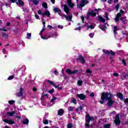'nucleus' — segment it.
Returning a JSON list of instances; mask_svg holds the SVG:
<instances>
[{
    "label": "nucleus",
    "mask_w": 128,
    "mask_h": 128,
    "mask_svg": "<svg viewBox=\"0 0 128 128\" xmlns=\"http://www.w3.org/2000/svg\"><path fill=\"white\" fill-rule=\"evenodd\" d=\"M104 52V55L106 56H108L110 54V64H112L114 60V57L116 56V52H114L112 50H110V52L108 50H106L104 49H103L102 50Z\"/></svg>",
    "instance_id": "f257e3e1"
},
{
    "label": "nucleus",
    "mask_w": 128,
    "mask_h": 128,
    "mask_svg": "<svg viewBox=\"0 0 128 128\" xmlns=\"http://www.w3.org/2000/svg\"><path fill=\"white\" fill-rule=\"evenodd\" d=\"M110 94H112L111 93L106 92H102L101 94V100H100L98 102H100V104H104V100H107L108 98L110 96Z\"/></svg>",
    "instance_id": "f03ea898"
},
{
    "label": "nucleus",
    "mask_w": 128,
    "mask_h": 128,
    "mask_svg": "<svg viewBox=\"0 0 128 128\" xmlns=\"http://www.w3.org/2000/svg\"><path fill=\"white\" fill-rule=\"evenodd\" d=\"M85 126H86V128H90V121L92 122V120H94V117H90V114H86L85 118Z\"/></svg>",
    "instance_id": "7ed1b4c3"
},
{
    "label": "nucleus",
    "mask_w": 128,
    "mask_h": 128,
    "mask_svg": "<svg viewBox=\"0 0 128 128\" xmlns=\"http://www.w3.org/2000/svg\"><path fill=\"white\" fill-rule=\"evenodd\" d=\"M112 98H114L113 94H110V96L109 98H107V103L106 104L108 106H112L114 104V100H112Z\"/></svg>",
    "instance_id": "20e7f679"
},
{
    "label": "nucleus",
    "mask_w": 128,
    "mask_h": 128,
    "mask_svg": "<svg viewBox=\"0 0 128 128\" xmlns=\"http://www.w3.org/2000/svg\"><path fill=\"white\" fill-rule=\"evenodd\" d=\"M114 122H115L116 126H120V114H116L115 117V120H114Z\"/></svg>",
    "instance_id": "39448f33"
},
{
    "label": "nucleus",
    "mask_w": 128,
    "mask_h": 128,
    "mask_svg": "<svg viewBox=\"0 0 128 128\" xmlns=\"http://www.w3.org/2000/svg\"><path fill=\"white\" fill-rule=\"evenodd\" d=\"M66 72L68 74H76L77 72H78V70H75L74 71H72L70 69H67L66 70Z\"/></svg>",
    "instance_id": "423d86ee"
},
{
    "label": "nucleus",
    "mask_w": 128,
    "mask_h": 128,
    "mask_svg": "<svg viewBox=\"0 0 128 128\" xmlns=\"http://www.w3.org/2000/svg\"><path fill=\"white\" fill-rule=\"evenodd\" d=\"M20 92L16 93V96L18 97V98H20V96H22L23 94H24V88H22V87H20Z\"/></svg>",
    "instance_id": "0eeeda50"
},
{
    "label": "nucleus",
    "mask_w": 128,
    "mask_h": 128,
    "mask_svg": "<svg viewBox=\"0 0 128 128\" xmlns=\"http://www.w3.org/2000/svg\"><path fill=\"white\" fill-rule=\"evenodd\" d=\"M63 18H65L66 20H68V22H72V15H68L66 16L64 14H63V16H62Z\"/></svg>",
    "instance_id": "6e6552de"
},
{
    "label": "nucleus",
    "mask_w": 128,
    "mask_h": 128,
    "mask_svg": "<svg viewBox=\"0 0 128 128\" xmlns=\"http://www.w3.org/2000/svg\"><path fill=\"white\" fill-rule=\"evenodd\" d=\"M2 121L4 122H6V124H14V121L10 120L3 119Z\"/></svg>",
    "instance_id": "1a4fd4ad"
},
{
    "label": "nucleus",
    "mask_w": 128,
    "mask_h": 128,
    "mask_svg": "<svg viewBox=\"0 0 128 128\" xmlns=\"http://www.w3.org/2000/svg\"><path fill=\"white\" fill-rule=\"evenodd\" d=\"M54 12H58L59 16H62L63 14L62 13V10L58 8H56L54 9Z\"/></svg>",
    "instance_id": "9d476101"
},
{
    "label": "nucleus",
    "mask_w": 128,
    "mask_h": 128,
    "mask_svg": "<svg viewBox=\"0 0 128 128\" xmlns=\"http://www.w3.org/2000/svg\"><path fill=\"white\" fill-rule=\"evenodd\" d=\"M63 6L64 8V12H66L67 14H70V8L66 4H64Z\"/></svg>",
    "instance_id": "9b49d317"
},
{
    "label": "nucleus",
    "mask_w": 128,
    "mask_h": 128,
    "mask_svg": "<svg viewBox=\"0 0 128 128\" xmlns=\"http://www.w3.org/2000/svg\"><path fill=\"white\" fill-rule=\"evenodd\" d=\"M86 6V2H84L82 1H81L80 4H78L77 8H82L84 6Z\"/></svg>",
    "instance_id": "f8f14e48"
},
{
    "label": "nucleus",
    "mask_w": 128,
    "mask_h": 128,
    "mask_svg": "<svg viewBox=\"0 0 128 128\" xmlns=\"http://www.w3.org/2000/svg\"><path fill=\"white\" fill-rule=\"evenodd\" d=\"M77 97L79 98L82 100H84L86 99V95L82 94H78Z\"/></svg>",
    "instance_id": "ddd939ff"
},
{
    "label": "nucleus",
    "mask_w": 128,
    "mask_h": 128,
    "mask_svg": "<svg viewBox=\"0 0 128 128\" xmlns=\"http://www.w3.org/2000/svg\"><path fill=\"white\" fill-rule=\"evenodd\" d=\"M116 96L120 98L121 100H124V95H122V94L120 92H118Z\"/></svg>",
    "instance_id": "4468645a"
},
{
    "label": "nucleus",
    "mask_w": 128,
    "mask_h": 128,
    "mask_svg": "<svg viewBox=\"0 0 128 128\" xmlns=\"http://www.w3.org/2000/svg\"><path fill=\"white\" fill-rule=\"evenodd\" d=\"M98 20L99 22H103V24H104V22H106V19L104 18H102V16H98Z\"/></svg>",
    "instance_id": "2eb2a0df"
},
{
    "label": "nucleus",
    "mask_w": 128,
    "mask_h": 128,
    "mask_svg": "<svg viewBox=\"0 0 128 128\" xmlns=\"http://www.w3.org/2000/svg\"><path fill=\"white\" fill-rule=\"evenodd\" d=\"M43 16H46L48 18H50V13L49 12L48 10L46 11L44 13L42 14Z\"/></svg>",
    "instance_id": "dca6fc26"
},
{
    "label": "nucleus",
    "mask_w": 128,
    "mask_h": 128,
    "mask_svg": "<svg viewBox=\"0 0 128 128\" xmlns=\"http://www.w3.org/2000/svg\"><path fill=\"white\" fill-rule=\"evenodd\" d=\"M18 1H16V4H20V6H24V1L22 0H18Z\"/></svg>",
    "instance_id": "f3484780"
},
{
    "label": "nucleus",
    "mask_w": 128,
    "mask_h": 128,
    "mask_svg": "<svg viewBox=\"0 0 128 128\" xmlns=\"http://www.w3.org/2000/svg\"><path fill=\"white\" fill-rule=\"evenodd\" d=\"M28 122H30V120L27 118L23 120L22 124H28Z\"/></svg>",
    "instance_id": "a211bd4d"
},
{
    "label": "nucleus",
    "mask_w": 128,
    "mask_h": 128,
    "mask_svg": "<svg viewBox=\"0 0 128 128\" xmlns=\"http://www.w3.org/2000/svg\"><path fill=\"white\" fill-rule=\"evenodd\" d=\"M16 114V112L14 111H13L12 112H7L6 114L7 116H13L14 114Z\"/></svg>",
    "instance_id": "6ab92c4d"
},
{
    "label": "nucleus",
    "mask_w": 128,
    "mask_h": 128,
    "mask_svg": "<svg viewBox=\"0 0 128 128\" xmlns=\"http://www.w3.org/2000/svg\"><path fill=\"white\" fill-rule=\"evenodd\" d=\"M58 116H62L64 114V110L62 109H60L58 110Z\"/></svg>",
    "instance_id": "aec40b11"
},
{
    "label": "nucleus",
    "mask_w": 128,
    "mask_h": 128,
    "mask_svg": "<svg viewBox=\"0 0 128 128\" xmlns=\"http://www.w3.org/2000/svg\"><path fill=\"white\" fill-rule=\"evenodd\" d=\"M2 38H6V39L8 38V34H6V32H2Z\"/></svg>",
    "instance_id": "412c9836"
},
{
    "label": "nucleus",
    "mask_w": 128,
    "mask_h": 128,
    "mask_svg": "<svg viewBox=\"0 0 128 128\" xmlns=\"http://www.w3.org/2000/svg\"><path fill=\"white\" fill-rule=\"evenodd\" d=\"M114 30H113V32H114V34H118V26H114Z\"/></svg>",
    "instance_id": "4be33fe9"
},
{
    "label": "nucleus",
    "mask_w": 128,
    "mask_h": 128,
    "mask_svg": "<svg viewBox=\"0 0 128 128\" xmlns=\"http://www.w3.org/2000/svg\"><path fill=\"white\" fill-rule=\"evenodd\" d=\"M78 110H80V112H82V106H80L76 108V112H78Z\"/></svg>",
    "instance_id": "5701e85b"
},
{
    "label": "nucleus",
    "mask_w": 128,
    "mask_h": 128,
    "mask_svg": "<svg viewBox=\"0 0 128 128\" xmlns=\"http://www.w3.org/2000/svg\"><path fill=\"white\" fill-rule=\"evenodd\" d=\"M68 6L70 8H73L74 6V4L72 3V2H70V3H68Z\"/></svg>",
    "instance_id": "b1692460"
},
{
    "label": "nucleus",
    "mask_w": 128,
    "mask_h": 128,
    "mask_svg": "<svg viewBox=\"0 0 128 128\" xmlns=\"http://www.w3.org/2000/svg\"><path fill=\"white\" fill-rule=\"evenodd\" d=\"M34 4V6H38V0H30Z\"/></svg>",
    "instance_id": "393cba45"
},
{
    "label": "nucleus",
    "mask_w": 128,
    "mask_h": 128,
    "mask_svg": "<svg viewBox=\"0 0 128 128\" xmlns=\"http://www.w3.org/2000/svg\"><path fill=\"white\" fill-rule=\"evenodd\" d=\"M42 6H43V8H48V4H46V2H44L42 4Z\"/></svg>",
    "instance_id": "a878e982"
},
{
    "label": "nucleus",
    "mask_w": 128,
    "mask_h": 128,
    "mask_svg": "<svg viewBox=\"0 0 128 128\" xmlns=\"http://www.w3.org/2000/svg\"><path fill=\"white\" fill-rule=\"evenodd\" d=\"M123 77L125 80H128V72L123 74Z\"/></svg>",
    "instance_id": "bb28decb"
},
{
    "label": "nucleus",
    "mask_w": 128,
    "mask_h": 128,
    "mask_svg": "<svg viewBox=\"0 0 128 128\" xmlns=\"http://www.w3.org/2000/svg\"><path fill=\"white\" fill-rule=\"evenodd\" d=\"M88 28H90L91 30H94V25L91 24V25L88 26L87 30H88Z\"/></svg>",
    "instance_id": "cd10ccee"
},
{
    "label": "nucleus",
    "mask_w": 128,
    "mask_h": 128,
    "mask_svg": "<svg viewBox=\"0 0 128 128\" xmlns=\"http://www.w3.org/2000/svg\"><path fill=\"white\" fill-rule=\"evenodd\" d=\"M48 92L49 94H54V88H52L50 90L48 91Z\"/></svg>",
    "instance_id": "c85d7f7f"
},
{
    "label": "nucleus",
    "mask_w": 128,
    "mask_h": 128,
    "mask_svg": "<svg viewBox=\"0 0 128 128\" xmlns=\"http://www.w3.org/2000/svg\"><path fill=\"white\" fill-rule=\"evenodd\" d=\"M110 128V124H108L104 126V128Z\"/></svg>",
    "instance_id": "c756f323"
},
{
    "label": "nucleus",
    "mask_w": 128,
    "mask_h": 128,
    "mask_svg": "<svg viewBox=\"0 0 128 128\" xmlns=\"http://www.w3.org/2000/svg\"><path fill=\"white\" fill-rule=\"evenodd\" d=\"M74 126L72 125V123H69L68 124L67 128H72Z\"/></svg>",
    "instance_id": "7c9ffc66"
},
{
    "label": "nucleus",
    "mask_w": 128,
    "mask_h": 128,
    "mask_svg": "<svg viewBox=\"0 0 128 128\" xmlns=\"http://www.w3.org/2000/svg\"><path fill=\"white\" fill-rule=\"evenodd\" d=\"M78 86H82V81L78 80Z\"/></svg>",
    "instance_id": "2f4dec72"
},
{
    "label": "nucleus",
    "mask_w": 128,
    "mask_h": 128,
    "mask_svg": "<svg viewBox=\"0 0 128 128\" xmlns=\"http://www.w3.org/2000/svg\"><path fill=\"white\" fill-rule=\"evenodd\" d=\"M91 16H96V13L94 12V11H91Z\"/></svg>",
    "instance_id": "473e14b6"
},
{
    "label": "nucleus",
    "mask_w": 128,
    "mask_h": 128,
    "mask_svg": "<svg viewBox=\"0 0 128 128\" xmlns=\"http://www.w3.org/2000/svg\"><path fill=\"white\" fill-rule=\"evenodd\" d=\"M80 62L82 64H86V60H84V57L82 58H81Z\"/></svg>",
    "instance_id": "72a5a7b5"
},
{
    "label": "nucleus",
    "mask_w": 128,
    "mask_h": 128,
    "mask_svg": "<svg viewBox=\"0 0 128 128\" xmlns=\"http://www.w3.org/2000/svg\"><path fill=\"white\" fill-rule=\"evenodd\" d=\"M14 76H10L8 78V80H14Z\"/></svg>",
    "instance_id": "f704fd0d"
},
{
    "label": "nucleus",
    "mask_w": 128,
    "mask_h": 128,
    "mask_svg": "<svg viewBox=\"0 0 128 128\" xmlns=\"http://www.w3.org/2000/svg\"><path fill=\"white\" fill-rule=\"evenodd\" d=\"M115 8H116V11L120 9V4H118L116 6Z\"/></svg>",
    "instance_id": "c9c22d12"
},
{
    "label": "nucleus",
    "mask_w": 128,
    "mask_h": 128,
    "mask_svg": "<svg viewBox=\"0 0 128 128\" xmlns=\"http://www.w3.org/2000/svg\"><path fill=\"white\" fill-rule=\"evenodd\" d=\"M31 36H32V34H30V33L27 34L26 38H28V40H30V38Z\"/></svg>",
    "instance_id": "e433bc0d"
},
{
    "label": "nucleus",
    "mask_w": 128,
    "mask_h": 128,
    "mask_svg": "<svg viewBox=\"0 0 128 128\" xmlns=\"http://www.w3.org/2000/svg\"><path fill=\"white\" fill-rule=\"evenodd\" d=\"M72 102H73V104H76V100L75 98H72Z\"/></svg>",
    "instance_id": "4c0bfd02"
},
{
    "label": "nucleus",
    "mask_w": 128,
    "mask_h": 128,
    "mask_svg": "<svg viewBox=\"0 0 128 128\" xmlns=\"http://www.w3.org/2000/svg\"><path fill=\"white\" fill-rule=\"evenodd\" d=\"M84 57H82V56L80 55L78 56V58H77V60H82V58H83Z\"/></svg>",
    "instance_id": "58836bf2"
},
{
    "label": "nucleus",
    "mask_w": 128,
    "mask_h": 128,
    "mask_svg": "<svg viewBox=\"0 0 128 128\" xmlns=\"http://www.w3.org/2000/svg\"><path fill=\"white\" fill-rule=\"evenodd\" d=\"M0 30L2 32H8V30L4 29V27L3 26L2 28H0Z\"/></svg>",
    "instance_id": "ea45409f"
},
{
    "label": "nucleus",
    "mask_w": 128,
    "mask_h": 128,
    "mask_svg": "<svg viewBox=\"0 0 128 128\" xmlns=\"http://www.w3.org/2000/svg\"><path fill=\"white\" fill-rule=\"evenodd\" d=\"M8 102L9 104H10V105L14 104V100H9Z\"/></svg>",
    "instance_id": "a19ab883"
},
{
    "label": "nucleus",
    "mask_w": 128,
    "mask_h": 128,
    "mask_svg": "<svg viewBox=\"0 0 128 128\" xmlns=\"http://www.w3.org/2000/svg\"><path fill=\"white\" fill-rule=\"evenodd\" d=\"M43 124H48V120H44V122H43Z\"/></svg>",
    "instance_id": "79ce46f5"
},
{
    "label": "nucleus",
    "mask_w": 128,
    "mask_h": 128,
    "mask_svg": "<svg viewBox=\"0 0 128 128\" xmlns=\"http://www.w3.org/2000/svg\"><path fill=\"white\" fill-rule=\"evenodd\" d=\"M92 72L90 69H87L86 70V74H92Z\"/></svg>",
    "instance_id": "37998d69"
},
{
    "label": "nucleus",
    "mask_w": 128,
    "mask_h": 128,
    "mask_svg": "<svg viewBox=\"0 0 128 128\" xmlns=\"http://www.w3.org/2000/svg\"><path fill=\"white\" fill-rule=\"evenodd\" d=\"M74 107H72V106H69V110H68L69 112H72L74 110Z\"/></svg>",
    "instance_id": "c03bdc74"
},
{
    "label": "nucleus",
    "mask_w": 128,
    "mask_h": 128,
    "mask_svg": "<svg viewBox=\"0 0 128 128\" xmlns=\"http://www.w3.org/2000/svg\"><path fill=\"white\" fill-rule=\"evenodd\" d=\"M94 33H90L89 34V36H90L91 38H94Z\"/></svg>",
    "instance_id": "a18cd8bd"
},
{
    "label": "nucleus",
    "mask_w": 128,
    "mask_h": 128,
    "mask_svg": "<svg viewBox=\"0 0 128 128\" xmlns=\"http://www.w3.org/2000/svg\"><path fill=\"white\" fill-rule=\"evenodd\" d=\"M47 82H49V84H52V86H54V82L52 81H51L50 80H48Z\"/></svg>",
    "instance_id": "49530a36"
},
{
    "label": "nucleus",
    "mask_w": 128,
    "mask_h": 128,
    "mask_svg": "<svg viewBox=\"0 0 128 128\" xmlns=\"http://www.w3.org/2000/svg\"><path fill=\"white\" fill-rule=\"evenodd\" d=\"M9 1L12 2V4H14V2L16 4V2H18V0H9Z\"/></svg>",
    "instance_id": "de8ad7c7"
},
{
    "label": "nucleus",
    "mask_w": 128,
    "mask_h": 128,
    "mask_svg": "<svg viewBox=\"0 0 128 128\" xmlns=\"http://www.w3.org/2000/svg\"><path fill=\"white\" fill-rule=\"evenodd\" d=\"M122 63L123 64L124 66H126V60H124V59L122 60Z\"/></svg>",
    "instance_id": "09e8293b"
},
{
    "label": "nucleus",
    "mask_w": 128,
    "mask_h": 128,
    "mask_svg": "<svg viewBox=\"0 0 128 128\" xmlns=\"http://www.w3.org/2000/svg\"><path fill=\"white\" fill-rule=\"evenodd\" d=\"M56 100V98L54 97L52 99H51V102H54Z\"/></svg>",
    "instance_id": "8fccbe9b"
},
{
    "label": "nucleus",
    "mask_w": 128,
    "mask_h": 128,
    "mask_svg": "<svg viewBox=\"0 0 128 128\" xmlns=\"http://www.w3.org/2000/svg\"><path fill=\"white\" fill-rule=\"evenodd\" d=\"M35 18H36L37 20H40V16H38L37 14H35Z\"/></svg>",
    "instance_id": "3c124183"
},
{
    "label": "nucleus",
    "mask_w": 128,
    "mask_h": 128,
    "mask_svg": "<svg viewBox=\"0 0 128 128\" xmlns=\"http://www.w3.org/2000/svg\"><path fill=\"white\" fill-rule=\"evenodd\" d=\"M81 20H82V22L84 23V16H81Z\"/></svg>",
    "instance_id": "603ef678"
},
{
    "label": "nucleus",
    "mask_w": 128,
    "mask_h": 128,
    "mask_svg": "<svg viewBox=\"0 0 128 128\" xmlns=\"http://www.w3.org/2000/svg\"><path fill=\"white\" fill-rule=\"evenodd\" d=\"M113 76H118V73H116V72H114L113 74Z\"/></svg>",
    "instance_id": "864d4df0"
},
{
    "label": "nucleus",
    "mask_w": 128,
    "mask_h": 128,
    "mask_svg": "<svg viewBox=\"0 0 128 128\" xmlns=\"http://www.w3.org/2000/svg\"><path fill=\"white\" fill-rule=\"evenodd\" d=\"M90 96H91V98H94V92H92L90 94Z\"/></svg>",
    "instance_id": "5fc2aeb1"
},
{
    "label": "nucleus",
    "mask_w": 128,
    "mask_h": 128,
    "mask_svg": "<svg viewBox=\"0 0 128 128\" xmlns=\"http://www.w3.org/2000/svg\"><path fill=\"white\" fill-rule=\"evenodd\" d=\"M38 14H40V15L42 14V11L40 10H38Z\"/></svg>",
    "instance_id": "6e6d98bb"
},
{
    "label": "nucleus",
    "mask_w": 128,
    "mask_h": 128,
    "mask_svg": "<svg viewBox=\"0 0 128 128\" xmlns=\"http://www.w3.org/2000/svg\"><path fill=\"white\" fill-rule=\"evenodd\" d=\"M120 20V18L116 16L115 18V22H118Z\"/></svg>",
    "instance_id": "4d7b16f0"
},
{
    "label": "nucleus",
    "mask_w": 128,
    "mask_h": 128,
    "mask_svg": "<svg viewBox=\"0 0 128 128\" xmlns=\"http://www.w3.org/2000/svg\"><path fill=\"white\" fill-rule=\"evenodd\" d=\"M116 16H117L118 18H120V16H122V14L118 13Z\"/></svg>",
    "instance_id": "13d9d810"
},
{
    "label": "nucleus",
    "mask_w": 128,
    "mask_h": 128,
    "mask_svg": "<svg viewBox=\"0 0 128 128\" xmlns=\"http://www.w3.org/2000/svg\"><path fill=\"white\" fill-rule=\"evenodd\" d=\"M82 30V27L81 26H79L78 28H75V30Z\"/></svg>",
    "instance_id": "bf43d9fd"
},
{
    "label": "nucleus",
    "mask_w": 128,
    "mask_h": 128,
    "mask_svg": "<svg viewBox=\"0 0 128 128\" xmlns=\"http://www.w3.org/2000/svg\"><path fill=\"white\" fill-rule=\"evenodd\" d=\"M124 102L125 104H128V98H126V100H124Z\"/></svg>",
    "instance_id": "052dcab7"
},
{
    "label": "nucleus",
    "mask_w": 128,
    "mask_h": 128,
    "mask_svg": "<svg viewBox=\"0 0 128 128\" xmlns=\"http://www.w3.org/2000/svg\"><path fill=\"white\" fill-rule=\"evenodd\" d=\"M32 90L33 92H38V89H36V87H34L32 88Z\"/></svg>",
    "instance_id": "680f3d73"
},
{
    "label": "nucleus",
    "mask_w": 128,
    "mask_h": 128,
    "mask_svg": "<svg viewBox=\"0 0 128 128\" xmlns=\"http://www.w3.org/2000/svg\"><path fill=\"white\" fill-rule=\"evenodd\" d=\"M87 16H92V12H88L86 14Z\"/></svg>",
    "instance_id": "e2e57ef3"
},
{
    "label": "nucleus",
    "mask_w": 128,
    "mask_h": 128,
    "mask_svg": "<svg viewBox=\"0 0 128 128\" xmlns=\"http://www.w3.org/2000/svg\"><path fill=\"white\" fill-rule=\"evenodd\" d=\"M2 52H3V54H6V50L5 48H4V49L2 50Z\"/></svg>",
    "instance_id": "0e129e2a"
},
{
    "label": "nucleus",
    "mask_w": 128,
    "mask_h": 128,
    "mask_svg": "<svg viewBox=\"0 0 128 128\" xmlns=\"http://www.w3.org/2000/svg\"><path fill=\"white\" fill-rule=\"evenodd\" d=\"M106 20H110V18H108V14L106 13Z\"/></svg>",
    "instance_id": "69168bd1"
},
{
    "label": "nucleus",
    "mask_w": 128,
    "mask_h": 128,
    "mask_svg": "<svg viewBox=\"0 0 128 128\" xmlns=\"http://www.w3.org/2000/svg\"><path fill=\"white\" fill-rule=\"evenodd\" d=\"M13 32H14L15 34H18V30H16V29H14V30H13Z\"/></svg>",
    "instance_id": "338daca9"
},
{
    "label": "nucleus",
    "mask_w": 128,
    "mask_h": 128,
    "mask_svg": "<svg viewBox=\"0 0 128 128\" xmlns=\"http://www.w3.org/2000/svg\"><path fill=\"white\" fill-rule=\"evenodd\" d=\"M120 14H124V11L122 10H120Z\"/></svg>",
    "instance_id": "774afa93"
}]
</instances>
